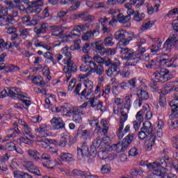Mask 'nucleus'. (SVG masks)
Masks as SVG:
<instances>
[{"label": "nucleus", "instance_id": "nucleus-18", "mask_svg": "<svg viewBox=\"0 0 178 178\" xmlns=\"http://www.w3.org/2000/svg\"><path fill=\"white\" fill-rule=\"evenodd\" d=\"M50 29L53 37H58V38H62V37H63V29H62V26H51Z\"/></svg>", "mask_w": 178, "mask_h": 178}, {"label": "nucleus", "instance_id": "nucleus-34", "mask_svg": "<svg viewBox=\"0 0 178 178\" xmlns=\"http://www.w3.org/2000/svg\"><path fill=\"white\" fill-rule=\"evenodd\" d=\"M13 175L16 178H33L31 175L20 170H15Z\"/></svg>", "mask_w": 178, "mask_h": 178}, {"label": "nucleus", "instance_id": "nucleus-54", "mask_svg": "<svg viewBox=\"0 0 178 178\" xmlns=\"http://www.w3.org/2000/svg\"><path fill=\"white\" fill-rule=\"evenodd\" d=\"M44 58L46 59H49V60H51L53 63V65H57L58 61L55 60L54 59V55L51 54V52L47 51L43 55Z\"/></svg>", "mask_w": 178, "mask_h": 178}, {"label": "nucleus", "instance_id": "nucleus-49", "mask_svg": "<svg viewBox=\"0 0 178 178\" xmlns=\"http://www.w3.org/2000/svg\"><path fill=\"white\" fill-rule=\"evenodd\" d=\"M138 98L142 99V101L143 99L147 100L149 98V94L148 93V92L141 90L139 92H138Z\"/></svg>", "mask_w": 178, "mask_h": 178}, {"label": "nucleus", "instance_id": "nucleus-50", "mask_svg": "<svg viewBox=\"0 0 178 178\" xmlns=\"http://www.w3.org/2000/svg\"><path fill=\"white\" fill-rule=\"evenodd\" d=\"M71 3L72 6L67 8V12H71V10H77V9H79V6H80V1L72 0Z\"/></svg>", "mask_w": 178, "mask_h": 178}, {"label": "nucleus", "instance_id": "nucleus-60", "mask_svg": "<svg viewBox=\"0 0 178 178\" xmlns=\"http://www.w3.org/2000/svg\"><path fill=\"white\" fill-rule=\"evenodd\" d=\"M68 106V104H65L63 106H61L60 107L56 106V113L66 112V113H67V111H69V109L67 108Z\"/></svg>", "mask_w": 178, "mask_h": 178}, {"label": "nucleus", "instance_id": "nucleus-5", "mask_svg": "<svg viewBox=\"0 0 178 178\" xmlns=\"http://www.w3.org/2000/svg\"><path fill=\"white\" fill-rule=\"evenodd\" d=\"M14 95L22 101L24 108L27 109L31 105V99L27 93H22L20 89L15 88Z\"/></svg>", "mask_w": 178, "mask_h": 178}, {"label": "nucleus", "instance_id": "nucleus-56", "mask_svg": "<svg viewBox=\"0 0 178 178\" xmlns=\"http://www.w3.org/2000/svg\"><path fill=\"white\" fill-rule=\"evenodd\" d=\"M131 5H136V8L138 9L140 6H143L145 3V0H131Z\"/></svg>", "mask_w": 178, "mask_h": 178}, {"label": "nucleus", "instance_id": "nucleus-14", "mask_svg": "<svg viewBox=\"0 0 178 178\" xmlns=\"http://www.w3.org/2000/svg\"><path fill=\"white\" fill-rule=\"evenodd\" d=\"M24 168H26V170H28V172H30V173H33V175H36V176H41V172L31 161H26L24 164Z\"/></svg>", "mask_w": 178, "mask_h": 178}, {"label": "nucleus", "instance_id": "nucleus-19", "mask_svg": "<svg viewBox=\"0 0 178 178\" xmlns=\"http://www.w3.org/2000/svg\"><path fill=\"white\" fill-rule=\"evenodd\" d=\"M177 41V34H171L170 37L167 39V40L165 42L164 47H171L173 48L176 45Z\"/></svg>", "mask_w": 178, "mask_h": 178}, {"label": "nucleus", "instance_id": "nucleus-10", "mask_svg": "<svg viewBox=\"0 0 178 178\" xmlns=\"http://www.w3.org/2000/svg\"><path fill=\"white\" fill-rule=\"evenodd\" d=\"M175 99L170 103V106L172 109V114L170 116V119H176L178 118V93L174 95Z\"/></svg>", "mask_w": 178, "mask_h": 178}, {"label": "nucleus", "instance_id": "nucleus-23", "mask_svg": "<svg viewBox=\"0 0 178 178\" xmlns=\"http://www.w3.org/2000/svg\"><path fill=\"white\" fill-rule=\"evenodd\" d=\"M120 54L124 55L126 58V59H130L134 56V50L131 49H129L127 47H124L120 49Z\"/></svg>", "mask_w": 178, "mask_h": 178}, {"label": "nucleus", "instance_id": "nucleus-59", "mask_svg": "<svg viewBox=\"0 0 178 178\" xmlns=\"http://www.w3.org/2000/svg\"><path fill=\"white\" fill-rule=\"evenodd\" d=\"M3 90H6V97H10L11 98H16V96L15 95V88H11L9 89V88H5Z\"/></svg>", "mask_w": 178, "mask_h": 178}, {"label": "nucleus", "instance_id": "nucleus-53", "mask_svg": "<svg viewBox=\"0 0 178 178\" xmlns=\"http://www.w3.org/2000/svg\"><path fill=\"white\" fill-rule=\"evenodd\" d=\"M0 26L1 27H5V29H8L10 26H12V24L8 22L7 19L3 18V17L0 16Z\"/></svg>", "mask_w": 178, "mask_h": 178}, {"label": "nucleus", "instance_id": "nucleus-17", "mask_svg": "<svg viewBox=\"0 0 178 178\" xmlns=\"http://www.w3.org/2000/svg\"><path fill=\"white\" fill-rule=\"evenodd\" d=\"M134 38H136V35H134V33H130L128 38H124V39H122V40H120L118 43L117 48H118V49L124 48L122 47H126V46L129 45V44H130V41H133V40H134Z\"/></svg>", "mask_w": 178, "mask_h": 178}, {"label": "nucleus", "instance_id": "nucleus-58", "mask_svg": "<svg viewBox=\"0 0 178 178\" xmlns=\"http://www.w3.org/2000/svg\"><path fill=\"white\" fill-rule=\"evenodd\" d=\"M145 17V14H144L143 13H136L134 15V19L135 20V22H141V20H143V19H144Z\"/></svg>", "mask_w": 178, "mask_h": 178}, {"label": "nucleus", "instance_id": "nucleus-39", "mask_svg": "<svg viewBox=\"0 0 178 178\" xmlns=\"http://www.w3.org/2000/svg\"><path fill=\"white\" fill-rule=\"evenodd\" d=\"M155 24V22L151 19H147L145 21L140 28V31H145V30H149L152 26Z\"/></svg>", "mask_w": 178, "mask_h": 178}, {"label": "nucleus", "instance_id": "nucleus-51", "mask_svg": "<svg viewBox=\"0 0 178 178\" xmlns=\"http://www.w3.org/2000/svg\"><path fill=\"white\" fill-rule=\"evenodd\" d=\"M104 44L105 47H113V45H115V42H113V38L112 36L105 38Z\"/></svg>", "mask_w": 178, "mask_h": 178}, {"label": "nucleus", "instance_id": "nucleus-11", "mask_svg": "<svg viewBox=\"0 0 178 178\" xmlns=\"http://www.w3.org/2000/svg\"><path fill=\"white\" fill-rule=\"evenodd\" d=\"M51 130V127L45 124H42L40 125L39 128L35 129V133H38L39 137H49L52 136L51 132H48Z\"/></svg>", "mask_w": 178, "mask_h": 178}, {"label": "nucleus", "instance_id": "nucleus-3", "mask_svg": "<svg viewBox=\"0 0 178 178\" xmlns=\"http://www.w3.org/2000/svg\"><path fill=\"white\" fill-rule=\"evenodd\" d=\"M154 79L150 81L149 86L152 88L153 91L158 90L156 83H166L168 80H170L172 77L169 74V72L166 69H161L160 72H156L153 74Z\"/></svg>", "mask_w": 178, "mask_h": 178}, {"label": "nucleus", "instance_id": "nucleus-36", "mask_svg": "<svg viewBox=\"0 0 178 178\" xmlns=\"http://www.w3.org/2000/svg\"><path fill=\"white\" fill-rule=\"evenodd\" d=\"M127 31L125 30H119L117 31L114 34V38L115 40H117V41H122L124 38H126V34Z\"/></svg>", "mask_w": 178, "mask_h": 178}, {"label": "nucleus", "instance_id": "nucleus-55", "mask_svg": "<svg viewBox=\"0 0 178 178\" xmlns=\"http://www.w3.org/2000/svg\"><path fill=\"white\" fill-rule=\"evenodd\" d=\"M70 34L72 36L74 37H80L81 35V31L80 30L79 25L74 28Z\"/></svg>", "mask_w": 178, "mask_h": 178}, {"label": "nucleus", "instance_id": "nucleus-45", "mask_svg": "<svg viewBox=\"0 0 178 178\" xmlns=\"http://www.w3.org/2000/svg\"><path fill=\"white\" fill-rule=\"evenodd\" d=\"M54 101H55V95L49 94L47 97L45 99V104L48 105L47 106H45L46 109H48V108L52 105Z\"/></svg>", "mask_w": 178, "mask_h": 178}, {"label": "nucleus", "instance_id": "nucleus-24", "mask_svg": "<svg viewBox=\"0 0 178 178\" xmlns=\"http://www.w3.org/2000/svg\"><path fill=\"white\" fill-rule=\"evenodd\" d=\"M155 140H156V137L154 135H152L150 138L145 141V148L147 151L152 150V147H154L155 144Z\"/></svg>", "mask_w": 178, "mask_h": 178}, {"label": "nucleus", "instance_id": "nucleus-47", "mask_svg": "<svg viewBox=\"0 0 178 178\" xmlns=\"http://www.w3.org/2000/svg\"><path fill=\"white\" fill-rule=\"evenodd\" d=\"M101 144H102V140L101 139V137L98 136L92 142V145L91 146L92 149H94V148L95 149L99 148V147H101Z\"/></svg>", "mask_w": 178, "mask_h": 178}, {"label": "nucleus", "instance_id": "nucleus-6", "mask_svg": "<svg viewBox=\"0 0 178 178\" xmlns=\"http://www.w3.org/2000/svg\"><path fill=\"white\" fill-rule=\"evenodd\" d=\"M84 111H79V109H74L73 108H70L67 111V115H72V120L74 123H81L83 122V118L81 116L85 115Z\"/></svg>", "mask_w": 178, "mask_h": 178}, {"label": "nucleus", "instance_id": "nucleus-16", "mask_svg": "<svg viewBox=\"0 0 178 178\" xmlns=\"http://www.w3.org/2000/svg\"><path fill=\"white\" fill-rule=\"evenodd\" d=\"M99 35V31L97 29H94L93 31H87L81 36L82 41H90L91 40V37H94V38L98 37Z\"/></svg>", "mask_w": 178, "mask_h": 178}, {"label": "nucleus", "instance_id": "nucleus-20", "mask_svg": "<svg viewBox=\"0 0 178 178\" xmlns=\"http://www.w3.org/2000/svg\"><path fill=\"white\" fill-rule=\"evenodd\" d=\"M83 129H85V127L83 125H81L79 127L76 132L78 136H81V137H86V136H87L86 138H89V139L92 138V134H91V131L88 129L83 130Z\"/></svg>", "mask_w": 178, "mask_h": 178}, {"label": "nucleus", "instance_id": "nucleus-37", "mask_svg": "<svg viewBox=\"0 0 178 178\" xmlns=\"http://www.w3.org/2000/svg\"><path fill=\"white\" fill-rule=\"evenodd\" d=\"M163 121L162 120H159L156 128V134L159 138H161L162 136H163V131L162 130L163 129Z\"/></svg>", "mask_w": 178, "mask_h": 178}, {"label": "nucleus", "instance_id": "nucleus-63", "mask_svg": "<svg viewBox=\"0 0 178 178\" xmlns=\"http://www.w3.org/2000/svg\"><path fill=\"white\" fill-rule=\"evenodd\" d=\"M6 149H7V151H15V149H16V145H15L13 142L8 143L6 145Z\"/></svg>", "mask_w": 178, "mask_h": 178}, {"label": "nucleus", "instance_id": "nucleus-7", "mask_svg": "<svg viewBox=\"0 0 178 178\" xmlns=\"http://www.w3.org/2000/svg\"><path fill=\"white\" fill-rule=\"evenodd\" d=\"M18 123L19 124L22 126L23 130H24V134L26 138L29 140V141H31V140H33V138H34V136H33V133H31L32 131L31 127H30V126L27 124V122H25V121L22 119H19Z\"/></svg>", "mask_w": 178, "mask_h": 178}, {"label": "nucleus", "instance_id": "nucleus-62", "mask_svg": "<svg viewBox=\"0 0 178 178\" xmlns=\"http://www.w3.org/2000/svg\"><path fill=\"white\" fill-rule=\"evenodd\" d=\"M89 102L90 104L91 108H95V106H97V104H98V99L95 98V97H92V96H91L89 99Z\"/></svg>", "mask_w": 178, "mask_h": 178}, {"label": "nucleus", "instance_id": "nucleus-48", "mask_svg": "<svg viewBox=\"0 0 178 178\" xmlns=\"http://www.w3.org/2000/svg\"><path fill=\"white\" fill-rule=\"evenodd\" d=\"M117 19L120 23H127L130 20V15L124 16L123 14H120L117 16Z\"/></svg>", "mask_w": 178, "mask_h": 178}, {"label": "nucleus", "instance_id": "nucleus-32", "mask_svg": "<svg viewBox=\"0 0 178 178\" xmlns=\"http://www.w3.org/2000/svg\"><path fill=\"white\" fill-rule=\"evenodd\" d=\"M32 83L35 84V86H39V87H45L46 84L48 83H45L44 81V79L41 76H36L32 79Z\"/></svg>", "mask_w": 178, "mask_h": 178}, {"label": "nucleus", "instance_id": "nucleus-61", "mask_svg": "<svg viewBox=\"0 0 178 178\" xmlns=\"http://www.w3.org/2000/svg\"><path fill=\"white\" fill-rule=\"evenodd\" d=\"M168 124L170 130H175V129L178 128V120L172 121V120H170Z\"/></svg>", "mask_w": 178, "mask_h": 178}, {"label": "nucleus", "instance_id": "nucleus-64", "mask_svg": "<svg viewBox=\"0 0 178 178\" xmlns=\"http://www.w3.org/2000/svg\"><path fill=\"white\" fill-rule=\"evenodd\" d=\"M111 94V86H106L104 87V89L103 90V93L102 96L104 97V98H106L108 95Z\"/></svg>", "mask_w": 178, "mask_h": 178}, {"label": "nucleus", "instance_id": "nucleus-41", "mask_svg": "<svg viewBox=\"0 0 178 178\" xmlns=\"http://www.w3.org/2000/svg\"><path fill=\"white\" fill-rule=\"evenodd\" d=\"M67 138H69V134L68 133L63 134L61 135L60 143H58V147L65 148V147L67 145Z\"/></svg>", "mask_w": 178, "mask_h": 178}, {"label": "nucleus", "instance_id": "nucleus-27", "mask_svg": "<svg viewBox=\"0 0 178 178\" xmlns=\"http://www.w3.org/2000/svg\"><path fill=\"white\" fill-rule=\"evenodd\" d=\"M120 114L119 124L124 126V122L127 120L129 115H127V110L126 108L121 107L120 108Z\"/></svg>", "mask_w": 178, "mask_h": 178}, {"label": "nucleus", "instance_id": "nucleus-33", "mask_svg": "<svg viewBox=\"0 0 178 178\" xmlns=\"http://www.w3.org/2000/svg\"><path fill=\"white\" fill-rule=\"evenodd\" d=\"M116 152H124L127 151V148H129V145L125 142L118 143L115 145Z\"/></svg>", "mask_w": 178, "mask_h": 178}, {"label": "nucleus", "instance_id": "nucleus-25", "mask_svg": "<svg viewBox=\"0 0 178 178\" xmlns=\"http://www.w3.org/2000/svg\"><path fill=\"white\" fill-rule=\"evenodd\" d=\"M27 154L29 156H30L33 161H35L36 162H38L41 160V153L38 152V151L35 149H29L27 150Z\"/></svg>", "mask_w": 178, "mask_h": 178}, {"label": "nucleus", "instance_id": "nucleus-8", "mask_svg": "<svg viewBox=\"0 0 178 178\" xmlns=\"http://www.w3.org/2000/svg\"><path fill=\"white\" fill-rule=\"evenodd\" d=\"M92 73H96L97 76H102L104 74V66L102 65H97L95 63L90 64V70L87 72V76H91Z\"/></svg>", "mask_w": 178, "mask_h": 178}, {"label": "nucleus", "instance_id": "nucleus-26", "mask_svg": "<svg viewBox=\"0 0 178 178\" xmlns=\"http://www.w3.org/2000/svg\"><path fill=\"white\" fill-rule=\"evenodd\" d=\"M145 42H147V40H145V38H140L138 40V41L136 42V47H137L136 53L147 51V49L145 47H143L144 44H145Z\"/></svg>", "mask_w": 178, "mask_h": 178}, {"label": "nucleus", "instance_id": "nucleus-1", "mask_svg": "<svg viewBox=\"0 0 178 178\" xmlns=\"http://www.w3.org/2000/svg\"><path fill=\"white\" fill-rule=\"evenodd\" d=\"M61 54L65 56L63 60L64 65L63 70L66 75V81H68L72 78V73L77 72V65L72 60V53L68 47H64L61 49Z\"/></svg>", "mask_w": 178, "mask_h": 178}, {"label": "nucleus", "instance_id": "nucleus-42", "mask_svg": "<svg viewBox=\"0 0 178 178\" xmlns=\"http://www.w3.org/2000/svg\"><path fill=\"white\" fill-rule=\"evenodd\" d=\"M131 97H133L132 95H127L124 99L125 103L123 108H124L125 111L127 112H129V110L131 106Z\"/></svg>", "mask_w": 178, "mask_h": 178}, {"label": "nucleus", "instance_id": "nucleus-31", "mask_svg": "<svg viewBox=\"0 0 178 178\" xmlns=\"http://www.w3.org/2000/svg\"><path fill=\"white\" fill-rule=\"evenodd\" d=\"M145 51H138L136 53L135 57L136 59H139V60H144L145 62H149V54H145Z\"/></svg>", "mask_w": 178, "mask_h": 178}, {"label": "nucleus", "instance_id": "nucleus-29", "mask_svg": "<svg viewBox=\"0 0 178 178\" xmlns=\"http://www.w3.org/2000/svg\"><path fill=\"white\" fill-rule=\"evenodd\" d=\"M79 19L82 22H91L94 20L95 17L88 13V12H82L79 13Z\"/></svg>", "mask_w": 178, "mask_h": 178}, {"label": "nucleus", "instance_id": "nucleus-44", "mask_svg": "<svg viewBox=\"0 0 178 178\" xmlns=\"http://www.w3.org/2000/svg\"><path fill=\"white\" fill-rule=\"evenodd\" d=\"M29 30L26 28H21L18 31V35L20 38L22 40H26L27 38V36L29 35Z\"/></svg>", "mask_w": 178, "mask_h": 178}, {"label": "nucleus", "instance_id": "nucleus-46", "mask_svg": "<svg viewBox=\"0 0 178 178\" xmlns=\"http://www.w3.org/2000/svg\"><path fill=\"white\" fill-rule=\"evenodd\" d=\"M81 60L85 63V65H88V66L90 67V65L91 63H94L95 62L92 61V58L91 56H88V54H85L82 56Z\"/></svg>", "mask_w": 178, "mask_h": 178}, {"label": "nucleus", "instance_id": "nucleus-9", "mask_svg": "<svg viewBox=\"0 0 178 178\" xmlns=\"http://www.w3.org/2000/svg\"><path fill=\"white\" fill-rule=\"evenodd\" d=\"M88 155H90V149L87 143H83L81 148L79 147L77 149V159L79 161H84V157L88 156Z\"/></svg>", "mask_w": 178, "mask_h": 178}, {"label": "nucleus", "instance_id": "nucleus-40", "mask_svg": "<svg viewBox=\"0 0 178 178\" xmlns=\"http://www.w3.org/2000/svg\"><path fill=\"white\" fill-rule=\"evenodd\" d=\"M142 111L143 113L145 114V119H146V120H149L150 119H152V112H151V108H149V106H144Z\"/></svg>", "mask_w": 178, "mask_h": 178}, {"label": "nucleus", "instance_id": "nucleus-15", "mask_svg": "<svg viewBox=\"0 0 178 178\" xmlns=\"http://www.w3.org/2000/svg\"><path fill=\"white\" fill-rule=\"evenodd\" d=\"M130 131V125H127L124 127V125L119 124L118 128L117 129V137L119 140H122Z\"/></svg>", "mask_w": 178, "mask_h": 178}, {"label": "nucleus", "instance_id": "nucleus-4", "mask_svg": "<svg viewBox=\"0 0 178 178\" xmlns=\"http://www.w3.org/2000/svg\"><path fill=\"white\" fill-rule=\"evenodd\" d=\"M83 86L85 88L81 92V97H83L86 99H90L94 95V82L90 79H85Z\"/></svg>", "mask_w": 178, "mask_h": 178}, {"label": "nucleus", "instance_id": "nucleus-2", "mask_svg": "<svg viewBox=\"0 0 178 178\" xmlns=\"http://www.w3.org/2000/svg\"><path fill=\"white\" fill-rule=\"evenodd\" d=\"M168 166V168H174L173 160L171 159L167 158L165 159H161L159 161L150 163L147 165V169H154V174L156 176H162L165 170V167Z\"/></svg>", "mask_w": 178, "mask_h": 178}, {"label": "nucleus", "instance_id": "nucleus-35", "mask_svg": "<svg viewBox=\"0 0 178 178\" xmlns=\"http://www.w3.org/2000/svg\"><path fill=\"white\" fill-rule=\"evenodd\" d=\"M140 129L149 136V134L152 133L153 130L152 124H151V122L146 121L143 123V127Z\"/></svg>", "mask_w": 178, "mask_h": 178}, {"label": "nucleus", "instance_id": "nucleus-21", "mask_svg": "<svg viewBox=\"0 0 178 178\" xmlns=\"http://www.w3.org/2000/svg\"><path fill=\"white\" fill-rule=\"evenodd\" d=\"M60 158L61 161L67 162L69 165H73V162H74V157L70 153H61Z\"/></svg>", "mask_w": 178, "mask_h": 178}, {"label": "nucleus", "instance_id": "nucleus-43", "mask_svg": "<svg viewBox=\"0 0 178 178\" xmlns=\"http://www.w3.org/2000/svg\"><path fill=\"white\" fill-rule=\"evenodd\" d=\"M20 68L17 65H8L4 66V70L6 73H13L14 72H19Z\"/></svg>", "mask_w": 178, "mask_h": 178}, {"label": "nucleus", "instance_id": "nucleus-13", "mask_svg": "<svg viewBox=\"0 0 178 178\" xmlns=\"http://www.w3.org/2000/svg\"><path fill=\"white\" fill-rule=\"evenodd\" d=\"M6 131L8 135L4 137L2 143H6V141H10V140H12V138H15L17 134H19V133H20V131H19V128L16 127H15L14 129H8Z\"/></svg>", "mask_w": 178, "mask_h": 178}, {"label": "nucleus", "instance_id": "nucleus-12", "mask_svg": "<svg viewBox=\"0 0 178 178\" xmlns=\"http://www.w3.org/2000/svg\"><path fill=\"white\" fill-rule=\"evenodd\" d=\"M119 66H120V61L119 60L115 59L111 67L106 70V73L108 77H112L113 76H118L119 73Z\"/></svg>", "mask_w": 178, "mask_h": 178}, {"label": "nucleus", "instance_id": "nucleus-57", "mask_svg": "<svg viewBox=\"0 0 178 178\" xmlns=\"http://www.w3.org/2000/svg\"><path fill=\"white\" fill-rule=\"evenodd\" d=\"M100 124L104 127L102 129V133L104 134H106L108 133V131L109 130V127H108V122L106 121V120L103 119L100 122Z\"/></svg>", "mask_w": 178, "mask_h": 178}, {"label": "nucleus", "instance_id": "nucleus-38", "mask_svg": "<svg viewBox=\"0 0 178 178\" xmlns=\"http://www.w3.org/2000/svg\"><path fill=\"white\" fill-rule=\"evenodd\" d=\"M143 5L147 8V13L149 15H152V13H155V12H158L159 9V4H155L153 6H151V4H149L148 3H145Z\"/></svg>", "mask_w": 178, "mask_h": 178}, {"label": "nucleus", "instance_id": "nucleus-30", "mask_svg": "<svg viewBox=\"0 0 178 178\" xmlns=\"http://www.w3.org/2000/svg\"><path fill=\"white\" fill-rule=\"evenodd\" d=\"M95 49L97 50V51L102 56H104V55H105V48L104 47V43L102 42V41L99 40L97 41L95 43Z\"/></svg>", "mask_w": 178, "mask_h": 178}, {"label": "nucleus", "instance_id": "nucleus-28", "mask_svg": "<svg viewBox=\"0 0 178 178\" xmlns=\"http://www.w3.org/2000/svg\"><path fill=\"white\" fill-rule=\"evenodd\" d=\"M41 159H43V161H45L47 163H43L42 165L44 168H47V169H54V167H50L51 166V156L48 154H42L41 155Z\"/></svg>", "mask_w": 178, "mask_h": 178}, {"label": "nucleus", "instance_id": "nucleus-22", "mask_svg": "<svg viewBox=\"0 0 178 178\" xmlns=\"http://www.w3.org/2000/svg\"><path fill=\"white\" fill-rule=\"evenodd\" d=\"M172 47L165 46L163 44V52L164 53L162 56H161L160 62H165V60H168L169 58H170V49H172Z\"/></svg>", "mask_w": 178, "mask_h": 178}, {"label": "nucleus", "instance_id": "nucleus-52", "mask_svg": "<svg viewBox=\"0 0 178 178\" xmlns=\"http://www.w3.org/2000/svg\"><path fill=\"white\" fill-rule=\"evenodd\" d=\"M12 47V43L10 42H5V40L3 39L0 40V48L1 49H9Z\"/></svg>", "mask_w": 178, "mask_h": 178}]
</instances>
